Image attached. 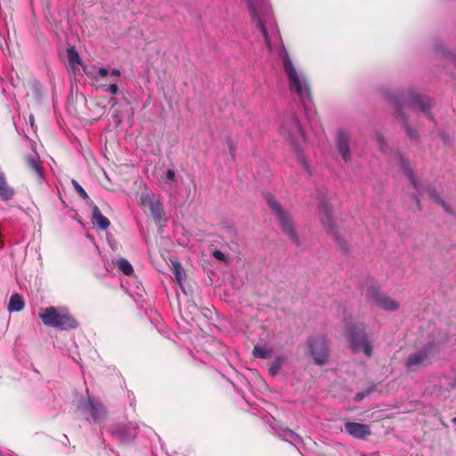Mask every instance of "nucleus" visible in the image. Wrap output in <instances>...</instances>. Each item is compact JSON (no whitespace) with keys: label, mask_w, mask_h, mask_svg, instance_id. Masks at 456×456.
<instances>
[{"label":"nucleus","mask_w":456,"mask_h":456,"mask_svg":"<svg viewBox=\"0 0 456 456\" xmlns=\"http://www.w3.org/2000/svg\"><path fill=\"white\" fill-rule=\"evenodd\" d=\"M387 97L393 107L396 118H400L405 126L411 139H413L415 134L408 126L405 117L406 110L421 111L423 114L428 116V119L433 121L431 110L434 102L430 97L423 96L414 91H410L405 94L404 92L397 90L387 91Z\"/></svg>","instance_id":"obj_1"},{"label":"nucleus","mask_w":456,"mask_h":456,"mask_svg":"<svg viewBox=\"0 0 456 456\" xmlns=\"http://www.w3.org/2000/svg\"><path fill=\"white\" fill-rule=\"evenodd\" d=\"M277 54L281 61L290 92L298 98L306 115H308V112L313 107L314 102L307 77L302 71L297 69L283 45L281 44L279 45Z\"/></svg>","instance_id":"obj_2"},{"label":"nucleus","mask_w":456,"mask_h":456,"mask_svg":"<svg viewBox=\"0 0 456 456\" xmlns=\"http://www.w3.org/2000/svg\"><path fill=\"white\" fill-rule=\"evenodd\" d=\"M244 1L252 21L264 37L267 47L272 50V42L281 43V38L270 0Z\"/></svg>","instance_id":"obj_3"},{"label":"nucleus","mask_w":456,"mask_h":456,"mask_svg":"<svg viewBox=\"0 0 456 456\" xmlns=\"http://www.w3.org/2000/svg\"><path fill=\"white\" fill-rule=\"evenodd\" d=\"M346 334L349 341V346L354 353L363 352L367 357L372 355L368 325L363 322L348 324L346 326Z\"/></svg>","instance_id":"obj_4"},{"label":"nucleus","mask_w":456,"mask_h":456,"mask_svg":"<svg viewBox=\"0 0 456 456\" xmlns=\"http://www.w3.org/2000/svg\"><path fill=\"white\" fill-rule=\"evenodd\" d=\"M39 317L45 325L60 330H72L78 326L77 321L66 309H57L56 307L49 306L43 313L39 314Z\"/></svg>","instance_id":"obj_5"},{"label":"nucleus","mask_w":456,"mask_h":456,"mask_svg":"<svg viewBox=\"0 0 456 456\" xmlns=\"http://www.w3.org/2000/svg\"><path fill=\"white\" fill-rule=\"evenodd\" d=\"M278 130L280 134L289 142H299L305 141L302 126L298 118L293 113L287 111L280 115L278 120Z\"/></svg>","instance_id":"obj_6"},{"label":"nucleus","mask_w":456,"mask_h":456,"mask_svg":"<svg viewBox=\"0 0 456 456\" xmlns=\"http://www.w3.org/2000/svg\"><path fill=\"white\" fill-rule=\"evenodd\" d=\"M265 199L269 208L275 213L282 232L293 243L299 246L300 240L294 229V224L290 216L282 208L273 195L267 193L265 195Z\"/></svg>","instance_id":"obj_7"},{"label":"nucleus","mask_w":456,"mask_h":456,"mask_svg":"<svg viewBox=\"0 0 456 456\" xmlns=\"http://www.w3.org/2000/svg\"><path fill=\"white\" fill-rule=\"evenodd\" d=\"M320 211V220L322 226L327 230V232L332 235L336 240L338 246L343 250L347 251L348 245L347 242L341 239L338 234L337 225L333 219L332 215V207L327 200H322L319 205Z\"/></svg>","instance_id":"obj_8"},{"label":"nucleus","mask_w":456,"mask_h":456,"mask_svg":"<svg viewBox=\"0 0 456 456\" xmlns=\"http://www.w3.org/2000/svg\"><path fill=\"white\" fill-rule=\"evenodd\" d=\"M309 354L317 365H324L330 361L328 341L324 337H311L307 340Z\"/></svg>","instance_id":"obj_9"},{"label":"nucleus","mask_w":456,"mask_h":456,"mask_svg":"<svg viewBox=\"0 0 456 456\" xmlns=\"http://www.w3.org/2000/svg\"><path fill=\"white\" fill-rule=\"evenodd\" d=\"M140 202L145 212L149 213L155 223L160 224L166 222V213L159 199L151 192L142 193Z\"/></svg>","instance_id":"obj_10"},{"label":"nucleus","mask_w":456,"mask_h":456,"mask_svg":"<svg viewBox=\"0 0 456 456\" xmlns=\"http://www.w3.org/2000/svg\"><path fill=\"white\" fill-rule=\"evenodd\" d=\"M79 409L86 416V419L90 418L94 422H101L106 419L107 411L102 403L94 398L89 397L87 401L81 403Z\"/></svg>","instance_id":"obj_11"},{"label":"nucleus","mask_w":456,"mask_h":456,"mask_svg":"<svg viewBox=\"0 0 456 456\" xmlns=\"http://www.w3.org/2000/svg\"><path fill=\"white\" fill-rule=\"evenodd\" d=\"M369 300L386 311H396L399 308V303L395 299L382 295L379 288H370L367 290Z\"/></svg>","instance_id":"obj_12"},{"label":"nucleus","mask_w":456,"mask_h":456,"mask_svg":"<svg viewBox=\"0 0 456 456\" xmlns=\"http://www.w3.org/2000/svg\"><path fill=\"white\" fill-rule=\"evenodd\" d=\"M345 429L349 435L358 439L364 440L371 435L370 428L366 424L348 421L345 424Z\"/></svg>","instance_id":"obj_13"},{"label":"nucleus","mask_w":456,"mask_h":456,"mask_svg":"<svg viewBox=\"0 0 456 456\" xmlns=\"http://www.w3.org/2000/svg\"><path fill=\"white\" fill-rule=\"evenodd\" d=\"M121 75V71L118 69H112L109 71V80L110 81V85H101L99 86V89L102 92L109 93L111 95H117L118 93V77Z\"/></svg>","instance_id":"obj_14"},{"label":"nucleus","mask_w":456,"mask_h":456,"mask_svg":"<svg viewBox=\"0 0 456 456\" xmlns=\"http://www.w3.org/2000/svg\"><path fill=\"white\" fill-rule=\"evenodd\" d=\"M428 361V353L426 350L419 351L409 355L406 361V366L411 370L419 368Z\"/></svg>","instance_id":"obj_15"},{"label":"nucleus","mask_w":456,"mask_h":456,"mask_svg":"<svg viewBox=\"0 0 456 456\" xmlns=\"http://www.w3.org/2000/svg\"><path fill=\"white\" fill-rule=\"evenodd\" d=\"M24 160L26 167L35 174L37 178L41 179L43 177V167L38 155L34 153L33 155L26 156Z\"/></svg>","instance_id":"obj_16"},{"label":"nucleus","mask_w":456,"mask_h":456,"mask_svg":"<svg viewBox=\"0 0 456 456\" xmlns=\"http://www.w3.org/2000/svg\"><path fill=\"white\" fill-rule=\"evenodd\" d=\"M398 158L400 159V165H401V167H402L403 173L408 176L411 185L416 190H418L419 187V183L418 180L416 179L414 170L411 167V163L409 162V160L407 159H405L402 155H399Z\"/></svg>","instance_id":"obj_17"},{"label":"nucleus","mask_w":456,"mask_h":456,"mask_svg":"<svg viewBox=\"0 0 456 456\" xmlns=\"http://www.w3.org/2000/svg\"><path fill=\"white\" fill-rule=\"evenodd\" d=\"M92 223L103 231L107 230L110 225L109 219L102 214L97 206H94L93 208Z\"/></svg>","instance_id":"obj_18"},{"label":"nucleus","mask_w":456,"mask_h":456,"mask_svg":"<svg viewBox=\"0 0 456 456\" xmlns=\"http://www.w3.org/2000/svg\"><path fill=\"white\" fill-rule=\"evenodd\" d=\"M84 72L88 77H91L94 80L99 81L109 75V69L104 67L97 68L95 66L83 67Z\"/></svg>","instance_id":"obj_19"},{"label":"nucleus","mask_w":456,"mask_h":456,"mask_svg":"<svg viewBox=\"0 0 456 456\" xmlns=\"http://www.w3.org/2000/svg\"><path fill=\"white\" fill-rule=\"evenodd\" d=\"M14 195V189L11 187L4 177L3 173L0 174V198L7 201L11 200Z\"/></svg>","instance_id":"obj_20"},{"label":"nucleus","mask_w":456,"mask_h":456,"mask_svg":"<svg viewBox=\"0 0 456 456\" xmlns=\"http://www.w3.org/2000/svg\"><path fill=\"white\" fill-rule=\"evenodd\" d=\"M355 133V129L353 127H339L336 132V142H349L352 139H356L354 137Z\"/></svg>","instance_id":"obj_21"},{"label":"nucleus","mask_w":456,"mask_h":456,"mask_svg":"<svg viewBox=\"0 0 456 456\" xmlns=\"http://www.w3.org/2000/svg\"><path fill=\"white\" fill-rule=\"evenodd\" d=\"M436 52L444 58L448 67H452L456 69V56L452 52L448 51L441 45H436Z\"/></svg>","instance_id":"obj_22"},{"label":"nucleus","mask_w":456,"mask_h":456,"mask_svg":"<svg viewBox=\"0 0 456 456\" xmlns=\"http://www.w3.org/2000/svg\"><path fill=\"white\" fill-rule=\"evenodd\" d=\"M23 308L24 301L22 297L17 293L12 295L8 304V310L10 312H19L21 311Z\"/></svg>","instance_id":"obj_23"},{"label":"nucleus","mask_w":456,"mask_h":456,"mask_svg":"<svg viewBox=\"0 0 456 456\" xmlns=\"http://www.w3.org/2000/svg\"><path fill=\"white\" fill-rule=\"evenodd\" d=\"M66 58L69 66L72 68H75L76 65L82 64V59L74 46H70L67 49Z\"/></svg>","instance_id":"obj_24"},{"label":"nucleus","mask_w":456,"mask_h":456,"mask_svg":"<svg viewBox=\"0 0 456 456\" xmlns=\"http://www.w3.org/2000/svg\"><path fill=\"white\" fill-rule=\"evenodd\" d=\"M116 266L125 275L130 276L134 273L132 265L126 258H119L117 260Z\"/></svg>","instance_id":"obj_25"},{"label":"nucleus","mask_w":456,"mask_h":456,"mask_svg":"<svg viewBox=\"0 0 456 456\" xmlns=\"http://www.w3.org/2000/svg\"><path fill=\"white\" fill-rule=\"evenodd\" d=\"M284 362H285V358L283 356L279 355V356L275 357V359L270 364L269 374L272 377L276 376L277 373L281 370Z\"/></svg>","instance_id":"obj_26"},{"label":"nucleus","mask_w":456,"mask_h":456,"mask_svg":"<svg viewBox=\"0 0 456 456\" xmlns=\"http://www.w3.org/2000/svg\"><path fill=\"white\" fill-rule=\"evenodd\" d=\"M171 270L173 272L176 282L179 285H182L183 270L180 262H178L177 260H171Z\"/></svg>","instance_id":"obj_27"},{"label":"nucleus","mask_w":456,"mask_h":456,"mask_svg":"<svg viewBox=\"0 0 456 456\" xmlns=\"http://www.w3.org/2000/svg\"><path fill=\"white\" fill-rule=\"evenodd\" d=\"M253 354L255 357L266 359L270 355V350L261 346H255L253 348Z\"/></svg>","instance_id":"obj_28"},{"label":"nucleus","mask_w":456,"mask_h":456,"mask_svg":"<svg viewBox=\"0 0 456 456\" xmlns=\"http://www.w3.org/2000/svg\"><path fill=\"white\" fill-rule=\"evenodd\" d=\"M175 181V173L174 169H168L165 175L161 177V182L164 183H173Z\"/></svg>","instance_id":"obj_29"},{"label":"nucleus","mask_w":456,"mask_h":456,"mask_svg":"<svg viewBox=\"0 0 456 456\" xmlns=\"http://www.w3.org/2000/svg\"><path fill=\"white\" fill-rule=\"evenodd\" d=\"M338 151L346 162L350 160L349 144H338Z\"/></svg>","instance_id":"obj_30"},{"label":"nucleus","mask_w":456,"mask_h":456,"mask_svg":"<svg viewBox=\"0 0 456 456\" xmlns=\"http://www.w3.org/2000/svg\"><path fill=\"white\" fill-rule=\"evenodd\" d=\"M427 193L429 196V198L437 204H439V202L443 200L434 187H428L427 189Z\"/></svg>","instance_id":"obj_31"},{"label":"nucleus","mask_w":456,"mask_h":456,"mask_svg":"<svg viewBox=\"0 0 456 456\" xmlns=\"http://www.w3.org/2000/svg\"><path fill=\"white\" fill-rule=\"evenodd\" d=\"M72 184L74 185V188L76 189L77 192L79 194V196L85 200L89 199L88 194L86 191L83 189V187L76 181L72 180Z\"/></svg>","instance_id":"obj_32"},{"label":"nucleus","mask_w":456,"mask_h":456,"mask_svg":"<svg viewBox=\"0 0 456 456\" xmlns=\"http://www.w3.org/2000/svg\"><path fill=\"white\" fill-rule=\"evenodd\" d=\"M438 205H440L448 214L454 215L452 207L449 204H447L444 200H442Z\"/></svg>","instance_id":"obj_33"},{"label":"nucleus","mask_w":456,"mask_h":456,"mask_svg":"<svg viewBox=\"0 0 456 456\" xmlns=\"http://www.w3.org/2000/svg\"><path fill=\"white\" fill-rule=\"evenodd\" d=\"M212 255L217 260L225 261V256L220 250H215Z\"/></svg>","instance_id":"obj_34"},{"label":"nucleus","mask_w":456,"mask_h":456,"mask_svg":"<svg viewBox=\"0 0 456 456\" xmlns=\"http://www.w3.org/2000/svg\"><path fill=\"white\" fill-rule=\"evenodd\" d=\"M369 394V392H359L355 395V398L354 400L356 402H360L362 401L367 395Z\"/></svg>","instance_id":"obj_35"},{"label":"nucleus","mask_w":456,"mask_h":456,"mask_svg":"<svg viewBox=\"0 0 456 456\" xmlns=\"http://www.w3.org/2000/svg\"><path fill=\"white\" fill-rule=\"evenodd\" d=\"M441 140H442V142L444 143H446V142H451V138L449 135L445 134H441Z\"/></svg>","instance_id":"obj_36"},{"label":"nucleus","mask_w":456,"mask_h":456,"mask_svg":"<svg viewBox=\"0 0 456 456\" xmlns=\"http://www.w3.org/2000/svg\"><path fill=\"white\" fill-rule=\"evenodd\" d=\"M300 161L302 162V164L305 167V170L310 174L309 166L306 163L305 159L304 157H300Z\"/></svg>","instance_id":"obj_37"},{"label":"nucleus","mask_w":456,"mask_h":456,"mask_svg":"<svg viewBox=\"0 0 456 456\" xmlns=\"http://www.w3.org/2000/svg\"><path fill=\"white\" fill-rule=\"evenodd\" d=\"M376 140H377V142L379 143H381V142H385V139L381 136V134L376 133Z\"/></svg>","instance_id":"obj_38"},{"label":"nucleus","mask_w":456,"mask_h":456,"mask_svg":"<svg viewBox=\"0 0 456 456\" xmlns=\"http://www.w3.org/2000/svg\"><path fill=\"white\" fill-rule=\"evenodd\" d=\"M230 153L232 158H234V147L232 145L230 146Z\"/></svg>","instance_id":"obj_39"},{"label":"nucleus","mask_w":456,"mask_h":456,"mask_svg":"<svg viewBox=\"0 0 456 456\" xmlns=\"http://www.w3.org/2000/svg\"><path fill=\"white\" fill-rule=\"evenodd\" d=\"M34 121H35V120H34V117H33L32 115H30V116H29V122H30L31 126H34Z\"/></svg>","instance_id":"obj_40"},{"label":"nucleus","mask_w":456,"mask_h":456,"mask_svg":"<svg viewBox=\"0 0 456 456\" xmlns=\"http://www.w3.org/2000/svg\"><path fill=\"white\" fill-rule=\"evenodd\" d=\"M417 206L419 208V200L416 198Z\"/></svg>","instance_id":"obj_41"},{"label":"nucleus","mask_w":456,"mask_h":456,"mask_svg":"<svg viewBox=\"0 0 456 456\" xmlns=\"http://www.w3.org/2000/svg\"><path fill=\"white\" fill-rule=\"evenodd\" d=\"M452 423L453 424H456V417H454L452 419Z\"/></svg>","instance_id":"obj_42"}]
</instances>
